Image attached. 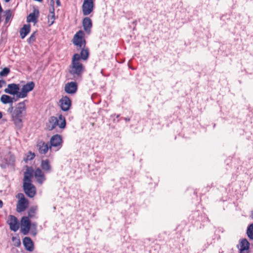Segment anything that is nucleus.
I'll return each mask as SVG.
<instances>
[{
  "label": "nucleus",
  "instance_id": "1",
  "mask_svg": "<svg viewBox=\"0 0 253 253\" xmlns=\"http://www.w3.org/2000/svg\"><path fill=\"white\" fill-rule=\"evenodd\" d=\"M27 102V100H25L17 103L14 107L11 120L17 130H20L23 127L22 118L25 117L27 114L26 103Z\"/></svg>",
  "mask_w": 253,
  "mask_h": 253
},
{
  "label": "nucleus",
  "instance_id": "2",
  "mask_svg": "<svg viewBox=\"0 0 253 253\" xmlns=\"http://www.w3.org/2000/svg\"><path fill=\"white\" fill-rule=\"evenodd\" d=\"M84 70V67L79 60L78 53L75 54L72 57L71 65L69 67V76L73 77H70L69 79L80 80Z\"/></svg>",
  "mask_w": 253,
  "mask_h": 253
},
{
  "label": "nucleus",
  "instance_id": "3",
  "mask_svg": "<svg viewBox=\"0 0 253 253\" xmlns=\"http://www.w3.org/2000/svg\"><path fill=\"white\" fill-rule=\"evenodd\" d=\"M84 33L82 30H80L74 36L72 42L73 44L82 48L85 46V40L84 39Z\"/></svg>",
  "mask_w": 253,
  "mask_h": 253
},
{
  "label": "nucleus",
  "instance_id": "4",
  "mask_svg": "<svg viewBox=\"0 0 253 253\" xmlns=\"http://www.w3.org/2000/svg\"><path fill=\"white\" fill-rule=\"evenodd\" d=\"M19 90V84L13 83L8 84L7 87L4 89V91L6 93L14 96L15 95V100H18L20 99V97H18V94L20 92Z\"/></svg>",
  "mask_w": 253,
  "mask_h": 253
},
{
  "label": "nucleus",
  "instance_id": "5",
  "mask_svg": "<svg viewBox=\"0 0 253 253\" xmlns=\"http://www.w3.org/2000/svg\"><path fill=\"white\" fill-rule=\"evenodd\" d=\"M35 85V83L33 82H30L23 85L18 94V97L20 98H24L27 97L28 93L34 89Z\"/></svg>",
  "mask_w": 253,
  "mask_h": 253
},
{
  "label": "nucleus",
  "instance_id": "6",
  "mask_svg": "<svg viewBox=\"0 0 253 253\" xmlns=\"http://www.w3.org/2000/svg\"><path fill=\"white\" fill-rule=\"evenodd\" d=\"M20 199L17 205V211L20 212L24 211L28 206V201L24 197L22 193H19L17 195Z\"/></svg>",
  "mask_w": 253,
  "mask_h": 253
},
{
  "label": "nucleus",
  "instance_id": "7",
  "mask_svg": "<svg viewBox=\"0 0 253 253\" xmlns=\"http://www.w3.org/2000/svg\"><path fill=\"white\" fill-rule=\"evenodd\" d=\"M15 161L14 157L10 153L6 155L3 158H0V166L5 168L9 165H12Z\"/></svg>",
  "mask_w": 253,
  "mask_h": 253
},
{
  "label": "nucleus",
  "instance_id": "8",
  "mask_svg": "<svg viewBox=\"0 0 253 253\" xmlns=\"http://www.w3.org/2000/svg\"><path fill=\"white\" fill-rule=\"evenodd\" d=\"M62 139L61 135L59 134H55L52 136L50 140V149L52 147L57 148L58 150L62 146Z\"/></svg>",
  "mask_w": 253,
  "mask_h": 253
},
{
  "label": "nucleus",
  "instance_id": "9",
  "mask_svg": "<svg viewBox=\"0 0 253 253\" xmlns=\"http://www.w3.org/2000/svg\"><path fill=\"white\" fill-rule=\"evenodd\" d=\"M83 13L84 15H89L93 10V0H84L82 6Z\"/></svg>",
  "mask_w": 253,
  "mask_h": 253
},
{
  "label": "nucleus",
  "instance_id": "10",
  "mask_svg": "<svg viewBox=\"0 0 253 253\" xmlns=\"http://www.w3.org/2000/svg\"><path fill=\"white\" fill-rule=\"evenodd\" d=\"M23 190L27 195L30 198H33L36 193V187L32 183H23Z\"/></svg>",
  "mask_w": 253,
  "mask_h": 253
},
{
  "label": "nucleus",
  "instance_id": "11",
  "mask_svg": "<svg viewBox=\"0 0 253 253\" xmlns=\"http://www.w3.org/2000/svg\"><path fill=\"white\" fill-rule=\"evenodd\" d=\"M31 222L29 217L24 216L22 217L21 221V230L24 235H27L30 229Z\"/></svg>",
  "mask_w": 253,
  "mask_h": 253
},
{
  "label": "nucleus",
  "instance_id": "12",
  "mask_svg": "<svg viewBox=\"0 0 253 253\" xmlns=\"http://www.w3.org/2000/svg\"><path fill=\"white\" fill-rule=\"evenodd\" d=\"M78 89V84L76 82L68 83L65 85L64 90L68 94H74Z\"/></svg>",
  "mask_w": 253,
  "mask_h": 253
},
{
  "label": "nucleus",
  "instance_id": "13",
  "mask_svg": "<svg viewBox=\"0 0 253 253\" xmlns=\"http://www.w3.org/2000/svg\"><path fill=\"white\" fill-rule=\"evenodd\" d=\"M34 175L37 182L41 185L46 180L43 172L40 168L36 169L34 172Z\"/></svg>",
  "mask_w": 253,
  "mask_h": 253
},
{
  "label": "nucleus",
  "instance_id": "14",
  "mask_svg": "<svg viewBox=\"0 0 253 253\" xmlns=\"http://www.w3.org/2000/svg\"><path fill=\"white\" fill-rule=\"evenodd\" d=\"M10 229L14 232L17 231L19 227L18 220L14 215H10L9 219L8 221Z\"/></svg>",
  "mask_w": 253,
  "mask_h": 253
},
{
  "label": "nucleus",
  "instance_id": "15",
  "mask_svg": "<svg viewBox=\"0 0 253 253\" xmlns=\"http://www.w3.org/2000/svg\"><path fill=\"white\" fill-rule=\"evenodd\" d=\"M60 103L61 109L64 111L68 110L71 104V100L66 96L62 97L60 100Z\"/></svg>",
  "mask_w": 253,
  "mask_h": 253
},
{
  "label": "nucleus",
  "instance_id": "16",
  "mask_svg": "<svg viewBox=\"0 0 253 253\" xmlns=\"http://www.w3.org/2000/svg\"><path fill=\"white\" fill-rule=\"evenodd\" d=\"M250 243L246 239H243L240 242V253H249Z\"/></svg>",
  "mask_w": 253,
  "mask_h": 253
},
{
  "label": "nucleus",
  "instance_id": "17",
  "mask_svg": "<svg viewBox=\"0 0 253 253\" xmlns=\"http://www.w3.org/2000/svg\"><path fill=\"white\" fill-rule=\"evenodd\" d=\"M33 174V170L32 168H28L24 172L23 183H32L31 178Z\"/></svg>",
  "mask_w": 253,
  "mask_h": 253
},
{
  "label": "nucleus",
  "instance_id": "18",
  "mask_svg": "<svg viewBox=\"0 0 253 253\" xmlns=\"http://www.w3.org/2000/svg\"><path fill=\"white\" fill-rule=\"evenodd\" d=\"M39 153L41 154H45L50 149V146L43 141L39 142L37 144Z\"/></svg>",
  "mask_w": 253,
  "mask_h": 253
},
{
  "label": "nucleus",
  "instance_id": "19",
  "mask_svg": "<svg viewBox=\"0 0 253 253\" xmlns=\"http://www.w3.org/2000/svg\"><path fill=\"white\" fill-rule=\"evenodd\" d=\"M39 15V11L38 9H34L32 13H31L27 17V22H37L38 18Z\"/></svg>",
  "mask_w": 253,
  "mask_h": 253
},
{
  "label": "nucleus",
  "instance_id": "20",
  "mask_svg": "<svg viewBox=\"0 0 253 253\" xmlns=\"http://www.w3.org/2000/svg\"><path fill=\"white\" fill-rule=\"evenodd\" d=\"M41 167L45 173H49L51 171L52 167L48 159L42 160Z\"/></svg>",
  "mask_w": 253,
  "mask_h": 253
},
{
  "label": "nucleus",
  "instance_id": "21",
  "mask_svg": "<svg viewBox=\"0 0 253 253\" xmlns=\"http://www.w3.org/2000/svg\"><path fill=\"white\" fill-rule=\"evenodd\" d=\"M83 26L84 31L90 33V29L92 27V22L91 19L88 17H85L83 20Z\"/></svg>",
  "mask_w": 253,
  "mask_h": 253
},
{
  "label": "nucleus",
  "instance_id": "22",
  "mask_svg": "<svg viewBox=\"0 0 253 253\" xmlns=\"http://www.w3.org/2000/svg\"><path fill=\"white\" fill-rule=\"evenodd\" d=\"M1 102L4 104H11L13 103V102H16L18 100H15V97H11L9 95L6 94H3L0 97Z\"/></svg>",
  "mask_w": 253,
  "mask_h": 253
},
{
  "label": "nucleus",
  "instance_id": "23",
  "mask_svg": "<svg viewBox=\"0 0 253 253\" xmlns=\"http://www.w3.org/2000/svg\"><path fill=\"white\" fill-rule=\"evenodd\" d=\"M49 125L47 126V128L49 130H52L55 128L58 125V120L56 117H51L49 119Z\"/></svg>",
  "mask_w": 253,
  "mask_h": 253
},
{
  "label": "nucleus",
  "instance_id": "24",
  "mask_svg": "<svg viewBox=\"0 0 253 253\" xmlns=\"http://www.w3.org/2000/svg\"><path fill=\"white\" fill-rule=\"evenodd\" d=\"M23 244L25 249L30 252L34 250L33 244L32 240L29 237H25L23 239Z\"/></svg>",
  "mask_w": 253,
  "mask_h": 253
},
{
  "label": "nucleus",
  "instance_id": "25",
  "mask_svg": "<svg viewBox=\"0 0 253 253\" xmlns=\"http://www.w3.org/2000/svg\"><path fill=\"white\" fill-rule=\"evenodd\" d=\"M80 54H78L79 60H86L89 56V50L87 47H82Z\"/></svg>",
  "mask_w": 253,
  "mask_h": 253
},
{
  "label": "nucleus",
  "instance_id": "26",
  "mask_svg": "<svg viewBox=\"0 0 253 253\" xmlns=\"http://www.w3.org/2000/svg\"><path fill=\"white\" fill-rule=\"evenodd\" d=\"M30 29L31 26L30 25H24L20 29V36L22 39H23L30 33Z\"/></svg>",
  "mask_w": 253,
  "mask_h": 253
},
{
  "label": "nucleus",
  "instance_id": "27",
  "mask_svg": "<svg viewBox=\"0 0 253 253\" xmlns=\"http://www.w3.org/2000/svg\"><path fill=\"white\" fill-rule=\"evenodd\" d=\"M38 208L37 206H34L31 207L28 211V216L29 217L32 218L34 217L37 211Z\"/></svg>",
  "mask_w": 253,
  "mask_h": 253
},
{
  "label": "nucleus",
  "instance_id": "28",
  "mask_svg": "<svg viewBox=\"0 0 253 253\" xmlns=\"http://www.w3.org/2000/svg\"><path fill=\"white\" fill-rule=\"evenodd\" d=\"M58 126L60 128H64L66 126V121L64 117L60 115L59 117Z\"/></svg>",
  "mask_w": 253,
  "mask_h": 253
},
{
  "label": "nucleus",
  "instance_id": "29",
  "mask_svg": "<svg viewBox=\"0 0 253 253\" xmlns=\"http://www.w3.org/2000/svg\"><path fill=\"white\" fill-rule=\"evenodd\" d=\"M247 234L251 240H253V223L250 224L247 230Z\"/></svg>",
  "mask_w": 253,
  "mask_h": 253
},
{
  "label": "nucleus",
  "instance_id": "30",
  "mask_svg": "<svg viewBox=\"0 0 253 253\" xmlns=\"http://www.w3.org/2000/svg\"><path fill=\"white\" fill-rule=\"evenodd\" d=\"M4 16L5 17V24L9 22L12 16V11L10 9L6 10L4 12Z\"/></svg>",
  "mask_w": 253,
  "mask_h": 253
},
{
  "label": "nucleus",
  "instance_id": "31",
  "mask_svg": "<svg viewBox=\"0 0 253 253\" xmlns=\"http://www.w3.org/2000/svg\"><path fill=\"white\" fill-rule=\"evenodd\" d=\"M48 26H51L54 22L55 20V14H48Z\"/></svg>",
  "mask_w": 253,
  "mask_h": 253
},
{
  "label": "nucleus",
  "instance_id": "32",
  "mask_svg": "<svg viewBox=\"0 0 253 253\" xmlns=\"http://www.w3.org/2000/svg\"><path fill=\"white\" fill-rule=\"evenodd\" d=\"M10 72V70L8 68H3L0 72V77H5Z\"/></svg>",
  "mask_w": 253,
  "mask_h": 253
},
{
  "label": "nucleus",
  "instance_id": "33",
  "mask_svg": "<svg viewBox=\"0 0 253 253\" xmlns=\"http://www.w3.org/2000/svg\"><path fill=\"white\" fill-rule=\"evenodd\" d=\"M35 157V155L34 153L29 152L26 155V158L24 159V160L27 162L28 161L33 160Z\"/></svg>",
  "mask_w": 253,
  "mask_h": 253
},
{
  "label": "nucleus",
  "instance_id": "34",
  "mask_svg": "<svg viewBox=\"0 0 253 253\" xmlns=\"http://www.w3.org/2000/svg\"><path fill=\"white\" fill-rule=\"evenodd\" d=\"M14 111V108L13 107V103L10 104L9 107L7 109V112L11 114V118L12 117L13 113Z\"/></svg>",
  "mask_w": 253,
  "mask_h": 253
},
{
  "label": "nucleus",
  "instance_id": "35",
  "mask_svg": "<svg viewBox=\"0 0 253 253\" xmlns=\"http://www.w3.org/2000/svg\"><path fill=\"white\" fill-rule=\"evenodd\" d=\"M35 33H33L30 38L28 39V42H33L35 41Z\"/></svg>",
  "mask_w": 253,
  "mask_h": 253
},
{
  "label": "nucleus",
  "instance_id": "36",
  "mask_svg": "<svg viewBox=\"0 0 253 253\" xmlns=\"http://www.w3.org/2000/svg\"><path fill=\"white\" fill-rule=\"evenodd\" d=\"M53 3H54V2H53V1H52V7L49 9V14H50V15L55 14H54V6H53Z\"/></svg>",
  "mask_w": 253,
  "mask_h": 253
},
{
  "label": "nucleus",
  "instance_id": "37",
  "mask_svg": "<svg viewBox=\"0 0 253 253\" xmlns=\"http://www.w3.org/2000/svg\"><path fill=\"white\" fill-rule=\"evenodd\" d=\"M6 82L4 80H0V88L2 86V84H5Z\"/></svg>",
  "mask_w": 253,
  "mask_h": 253
},
{
  "label": "nucleus",
  "instance_id": "38",
  "mask_svg": "<svg viewBox=\"0 0 253 253\" xmlns=\"http://www.w3.org/2000/svg\"><path fill=\"white\" fill-rule=\"evenodd\" d=\"M56 3L57 6H60V5H61L59 0H56Z\"/></svg>",
  "mask_w": 253,
  "mask_h": 253
},
{
  "label": "nucleus",
  "instance_id": "39",
  "mask_svg": "<svg viewBox=\"0 0 253 253\" xmlns=\"http://www.w3.org/2000/svg\"><path fill=\"white\" fill-rule=\"evenodd\" d=\"M2 205H3L2 201L1 200H0V207L1 208L2 207Z\"/></svg>",
  "mask_w": 253,
  "mask_h": 253
},
{
  "label": "nucleus",
  "instance_id": "40",
  "mask_svg": "<svg viewBox=\"0 0 253 253\" xmlns=\"http://www.w3.org/2000/svg\"><path fill=\"white\" fill-rule=\"evenodd\" d=\"M2 117V113L1 112H0V119Z\"/></svg>",
  "mask_w": 253,
  "mask_h": 253
},
{
  "label": "nucleus",
  "instance_id": "41",
  "mask_svg": "<svg viewBox=\"0 0 253 253\" xmlns=\"http://www.w3.org/2000/svg\"><path fill=\"white\" fill-rule=\"evenodd\" d=\"M125 120L126 121H129V118H126L125 119Z\"/></svg>",
  "mask_w": 253,
  "mask_h": 253
},
{
  "label": "nucleus",
  "instance_id": "42",
  "mask_svg": "<svg viewBox=\"0 0 253 253\" xmlns=\"http://www.w3.org/2000/svg\"><path fill=\"white\" fill-rule=\"evenodd\" d=\"M6 2H9L10 0H4Z\"/></svg>",
  "mask_w": 253,
  "mask_h": 253
},
{
  "label": "nucleus",
  "instance_id": "43",
  "mask_svg": "<svg viewBox=\"0 0 253 253\" xmlns=\"http://www.w3.org/2000/svg\"><path fill=\"white\" fill-rule=\"evenodd\" d=\"M252 218H253V212H252Z\"/></svg>",
  "mask_w": 253,
  "mask_h": 253
},
{
  "label": "nucleus",
  "instance_id": "44",
  "mask_svg": "<svg viewBox=\"0 0 253 253\" xmlns=\"http://www.w3.org/2000/svg\"><path fill=\"white\" fill-rule=\"evenodd\" d=\"M1 22V15H0V23Z\"/></svg>",
  "mask_w": 253,
  "mask_h": 253
}]
</instances>
